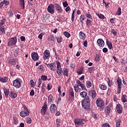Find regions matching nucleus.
I'll use <instances>...</instances> for the list:
<instances>
[{"label":"nucleus","mask_w":127,"mask_h":127,"mask_svg":"<svg viewBox=\"0 0 127 127\" xmlns=\"http://www.w3.org/2000/svg\"><path fill=\"white\" fill-rule=\"evenodd\" d=\"M80 96L84 99L81 101V104L84 110H89L91 107V100L90 97L88 96L87 92L83 91L80 93Z\"/></svg>","instance_id":"nucleus-1"},{"label":"nucleus","mask_w":127,"mask_h":127,"mask_svg":"<svg viewBox=\"0 0 127 127\" xmlns=\"http://www.w3.org/2000/svg\"><path fill=\"white\" fill-rule=\"evenodd\" d=\"M86 123V120L82 118H76L74 119V125L76 127H83V125Z\"/></svg>","instance_id":"nucleus-2"},{"label":"nucleus","mask_w":127,"mask_h":127,"mask_svg":"<svg viewBox=\"0 0 127 127\" xmlns=\"http://www.w3.org/2000/svg\"><path fill=\"white\" fill-rule=\"evenodd\" d=\"M96 105L100 107V110L102 111L104 109V106H105V102L101 98H98L96 100Z\"/></svg>","instance_id":"nucleus-3"},{"label":"nucleus","mask_w":127,"mask_h":127,"mask_svg":"<svg viewBox=\"0 0 127 127\" xmlns=\"http://www.w3.org/2000/svg\"><path fill=\"white\" fill-rule=\"evenodd\" d=\"M23 109V111H22L20 113V116L22 118H25L26 116H29L30 113L28 111V110L27 109L26 106H24Z\"/></svg>","instance_id":"nucleus-4"},{"label":"nucleus","mask_w":127,"mask_h":127,"mask_svg":"<svg viewBox=\"0 0 127 127\" xmlns=\"http://www.w3.org/2000/svg\"><path fill=\"white\" fill-rule=\"evenodd\" d=\"M17 42V38L14 37L8 39V46H12V45H15Z\"/></svg>","instance_id":"nucleus-5"},{"label":"nucleus","mask_w":127,"mask_h":127,"mask_svg":"<svg viewBox=\"0 0 127 127\" xmlns=\"http://www.w3.org/2000/svg\"><path fill=\"white\" fill-rule=\"evenodd\" d=\"M56 64H57V72L58 74L60 75L63 73V70L61 69V64H60V62L59 61H56Z\"/></svg>","instance_id":"nucleus-6"},{"label":"nucleus","mask_w":127,"mask_h":127,"mask_svg":"<svg viewBox=\"0 0 127 127\" xmlns=\"http://www.w3.org/2000/svg\"><path fill=\"white\" fill-rule=\"evenodd\" d=\"M20 81L21 80L19 78H17L15 80L13 81V85L14 87H15L17 89H19V88L21 86V83H20Z\"/></svg>","instance_id":"nucleus-7"},{"label":"nucleus","mask_w":127,"mask_h":127,"mask_svg":"<svg viewBox=\"0 0 127 127\" xmlns=\"http://www.w3.org/2000/svg\"><path fill=\"white\" fill-rule=\"evenodd\" d=\"M44 60H48L50 58V51L48 50H46L44 52L43 57Z\"/></svg>","instance_id":"nucleus-8"},{"label":"nucleus","mask_w":127,"mask_h":127,"mask_svg":"<svg viewBox=\"0 0 127 127\" xmlns=\"http://www.w3.org/2000/svg\"><path fill=\"white\" fill-rule=\"evenodd\" d=\"M55 8V7L54 6V5L52 4H50L47 8L48 12L49 13H51V14H53L55 11V10H54Z\"/></svg>","instance_id":"nucleus-9"},{"label":"nucleus","mask_w":127,"mask_h":127,"mask_svg":"<svg viewBox=\"0 0 127 127\" xmlns=\"http://www.w3.org/2000/svg\"><path fill=\"white\" fill-rule=\"evenodd\" d=\"M75 97L74 96V91L72 88H70L69 90V98L68 99V101H72L74 100Z\"/></svg>","instance_id":"nucleus-10"},{"label":"nucleus","mask_w":127,"mask_h":127,"mask_svg":"<svg viewBox=\"0 0 127 127\" xmlns=\"http://www.w3.org/2000/svg\"><path fill=\"white\" fill-rule=\"evenodd\" d=\"M117 84H118V94H121V90L122 88L121 86H122V79L120 78H118L117 80Z\"/></svg>","instance_id":"nucleus-11"},{"label":"nucleus","mask_w":127,"mask_h":127,"mask_svg":"<svg viewBox=\"0 0 127 127\" xmlns=\"http://www.w3.org/2000/svg\"><path fill=\"white\" fill-rule=\"evenodd\" d=\"M55 6L56 8V10L58 12V13H61L62 11H63V9H62V7L60 6V4L56 3L55 4Z\"/></svg>","instance_id":"nucleus-12"},{"label":"nucleus","mask_w":127,"mask_h":127,"mask_svg":"<svg viewBox=\"0 0 127 127\" xmlns=\"http://www.w3.org/2000/svg\"><path fill=\"white\" fill-rule=\"evenodd\" d=\"M112 108H113L112 104H109L105 108V112L107 115L109 116L110 115V113H111V111H112Z\"/></svg>","instance_id":"nucleus-13"},{"label":"nucleus","mask_w":127,"mask_h":127,"mask_svg":"<svg viewBox=\"0 0 127 127\" xmlns=\"http://www.w3.org/2000/svg\"><path fill=\"white\" fill-rule=\"evenodd\" d=\"M56 110H57L56 105L55 104H52L50 107V111L52 114H54L56 112Z\"/></svg>","instance_id":"nucleus-14"},{"label":"nucleus","mask_w":127,"mask_h":127,"mask_svg":"<svg viewBox=\"0 0 127 127\" xmlns=\"http://www.w3.org/2000/svg\"><path fill=\"white\" fill-rule=\"evenodd\" d=\"M31 57L34 61H37L39 59L38 54L36 52L33 53L31 55Z\"/></svg>","instance_id":"nucleus-15"},{"label":"nucleus","mask_w":127,"mask_h":127,"mask_svg":"<svg viewBox=\"0 0 127 127\" xmlns=\"http://www.w3.org/2000/svg\"><path fill=\"white\" fill-rule=\"evenodd\" d=\"M48 67H50L52 71H56V64L53 63L50 64H48Z\"/></svg>","instance_id":"nucleus-16"},{"label":"nucleus","mask_w":127,"mask_h":127,"mask_svg":"<svg viewBox=\"0 0 127 127\" xmlns=\"http://www.w3.org/2000/svg\"><path fill=\"white\" fill-rule=\"evenodd\" d=\"M116 108L118 114H122L123 113V106L121 104H117Z\"/></svg>","instance_id":"nucleus-17"},{"label":"nucleus","mask_w":127,"mask_h":127,"mask_svg":"<svg viewBox=\"0 0 127 127\" xmlns=\"http://www.w3.org/2000/svg\"><path fill=\"white\" fill-rule=\"evenodd\" d=\"M97 44L100 47H104L105 46V42L102 39H99L97 40Z\"/></svg>","instance_id":"nucleus-18"},{"label":"nucleus","mask_w":127,"mask_h":127,"mask_svg":"<svg viewBox=\"0 0 127 127\" xmlns=\"http://www.w3.org/2000/svg\"><path fill=\"white\" fill-rule=\"evenodd\" d=\"M85 19H86V16H85V15H81L79 17V20L81 26H83L84 24V20H85Z\"/></svg>","instance_id":"nucleus-19"},{"label":"nucleus","mask_w":127,"mask_h":127,"mask_svg":"<svg viewBox=\"0 0 127 127\" xmlns=\"http://www.w3.org/2000/svg\"><path fill=\"white\" fill-rule=\"evenodd\" d=\"M89 95H91L92 99H95L97 97V93L95 90H90Z\"/></svg>","instance_id":"nucleus-20"},{"label":"nucleus","mask_w":127,"mask_h":127,"mask_svg":"<svg viewBox=\"0 0 127 127\" xmlns=\"http://www.w3.org/2000/svg\"><path fill=\"white\" fill-rule=\"evenodd\" d=\"M9 96L12 99H15L17 97V94L13 91H10Z\"/></svg>","instance_id":"nucleus-21"},{"label":"nucleus","mask_w":127,"mask_h":127,"mask_svg":"<svg viewBox=\"0 0 127 127\" xmlns=\"http://www.w3.org/2000/svg\"><path fill=\"white\" fill-rule=\"evenodd\" d=\"M3 92L5 98H8V95L9 94V89H7L5 88H3Z\"/></svg>","instance_id":"nucleus-22"},{"label":"nucleus","mask_w":127,"mask_h":127,"mask_svg":"<svg viewBox=\"0 0 127 127\" xmlns=\"http://www.w3.org/2000/svg\"><path fill=\"white\" fill-rule=\"evenodd\" d=\"M19 2L20 6L22 8V9H24L25 7V3L24 2V0H19Z\"/></svg>","instance_id":"nucleus-23"},{"label":"nucleus","mask_w":127,"mask_h":127,"mask_svg":"<svg viewBox=\"0 0 127 127\" xmlns=\"http://www.w3.org/2000/svg\"><path fill=\"white\" fill-rule=\"evenodd\" d=\"M83 71H84V66H81V67H79L78 68L77 73L78 75H81V74H83Z\"/></svg>","instance_id":"nucleus-24"},{"label":"nucleus","mask_w":127,"mask_h":127,"mask_svg":"<svg viewBox=\"0 0 127 127\" xmlns=\"http://www.w3.org/2000/svg\"><path fill=\"white\" fill-rule=\"evenodd\" d=\"M86 24L88 27H90V26H92V25H93V22L92 21V20L89 19H87Z\"/></svg>","instance_id":"nucleus-25"},{"label":"nucleus","mask_w":127,"mask_h":127,"mask_svg":"<svg viewBox=\"0 0 127 127\" xmlns=\"http://www.w3.org/2000/svg\"><path fill=\"white\" fill-rule=\"evenodd\" d=\"M56 40V37H54L53 35H50L48 37L49 41H55Z\"/></svg>","instance_id":"nucleus-26"},{"label":"nucleus","mask_w":127,"mask_h":127,"mask_svg":"<svg viewBox=\"0 0 127 127\" xmlns=\"http://www.w3.org/2000/svg\"><path fill=\"white\" fill-rule=\"evenodd\" d=\"M8 81V77L5 76L3 78H0V82L1 83H6Z\"/></svg>","instance_id":"nucleus-27"},{"label":"nucleus","mask_w":127,"mask_h":127,"mask_svg":"<svg viewBox=\"0 0 127 127\" xmlns=\"http://www.w3.org/2000/svg\"><path fill=\"white\" fill-rule=\"evenodd\" d=\"M47 108H44L42 107V109L41 110V113L43 116H45L46 115V112H47Z\"/></svg>","instance_id":"nucleus-28"},{"label":"nucleus","mask_w":127,"mask_h":127,"mask_svg":"<svg viewBox=\"0 0 127 127\" xmlns=\"http://www.w3.org/2000/svg\"><path fill=\"white\" fill-rule=\"evenodd\" d=\"M75 12H76V9H74L72 11V13L71 14V21H72V22H74V20H75Z\"/></svg>","instance_id":"nucleus-29"},{"label":"nucleus","mask_w":127,"mask_h":127,"mask_svg":"<svg viewBox=\"0 0 127 127\" xmlns=\"http://www.w3.org/2000/svg\"><path fill=\"white\" fill-rule=\"evenodd\" d=\"M48 101L49 103H53L54 101V98H53V96H52V95L50 94L48 96Z\"/></svg>","instance_id":"nucleus-30"},{"label":"nucleus","mask_w":127,"mask_h":127,"mask_svg":"<svg viewBox=\"0 0 127 127\" xmlns=\"http://www.w3.org/2000/svg\"><path fill=\"white\" fill-rule=\"evenodd\" d=\"M79 37L81 39H84L86 37V35L84 32L80 31L79 34Z\"/></svg>","instance_id":"nucleus-31"},{"label":"nucleus","mask_w":127,"mask_h":127,"mask_svg":"<svg viewBox=\"0 0 127 127\" xmlns=\"http://www.w3.org/2000/svg\"><path fill=\"white\" fill-rule=\"evenodd\" d=\"M106 43L109 49H112V48H113V45L112 42H110L109 41H107Z\"/></svg>","instance_id":"nucleus-32"},{"label":"nucleus","mask_w":127,"mask_h":127,"mask_svg":"<svg viewBox=\"0 0 127 127\" xmlns=\"http://www.w3.org/2000/svg\"><path fill=\"white\" fill-rule=\"evenodd\" d=\"M69 72V69L66 68H64V75L66 76V77H68V72Z\"/></svg>","instance_id":"nucleus-33"},{"label":"nucleus","mask_w":127,"mask_h":127,"mask_svg":"<svg viewBox=\"0 0 127 127\" xmlns=\"http://www.w3.org/2000/svg\"><path fill=\"white\" fill-rule=\"evenodd\" d=\"M96 15H97V16H98V17H99V18H100V19H102V20L105 19V16L104 15H103L102 14L97 13Z\"/></svg>","instance_id":"nucleus-34"},{"label":"nucleus","mask_w":127,"mask_h":127,"mask_svg":"<svg viewBox=\"0 0 127 127\" xmlns=\"http://www.w3.org/2000/svg\"><path fill=\"white\" fill-rule=\"evenodd\" d=\"M85 16H86V17H87V18H89V19H93V17L92 16V15L89 12L85 13Z\"/></svg>","instance_id":"nucleus-35"},{"label":"nucleus","mask_w":127,"mask_h":127,"mask_svg":"<svg viewBox=\"0 0 127 127\" xmlns=\"http://www.w3.org/2000/svg\"><path fill=\"white\" fill-rule=\"evenodd\" d=\"M86 86L88 88H91V87H92V82L89 80L87 81L86 82Z\"/></svg>","instance_id":"nucleus-36"},{"label":"nucleus","mask_w":127,"mask_h":127,"mask_svg":"<svg viewBox=\"0 0 127 127\" xmlns=\"http://www.w3.org/2000/svg\"><path fill=\"white\" fill-rule=\"evenodd\" d=\"M15 57H17L19 55V49H16L14 53Z\"/></svg>","instance_id":"nucleus-37"},{"label":"nucleus","mask_w":127,"mask_h":127,"mask_svg":"<svg viewBox=\"0 0 127 127\" xmlns=\"http://www.w3.org/2000/svg\"><path fill=\"white\" fill-rule=\"evenodd\" d=\"M122 102L123 103H127V95H123L122 96Z\"/></svg>","instance_id":"nucleus-38"},{"label":"nucleus","mask_w":127,"mask_h":127,"mask_svg":"<svg viewBox=\"0 0 127 127\" xmlns=\"http://www.w3.org/2000/svg\"><path fill=\"white\" fill-rule=\"evenodd\" d=\"M99 88L101 89V90H105L107 89V86L106 85H103V84H99Z\"/></svg>","instance_id":"nucleus-39"},{"label":"nucleus","mask_w":127,"mask_h":127,"mask_svg":"<svg viewBox=\"0 0 127 127\" xmlns=\"http://www.w3.org/2000/svg\"><path fill=\"white\" fill-rule=\"evenodd\" d=\"M116 14L117 15H121V14H122V8H121V7L118 8V10L116 12Z\"/></svg>","instance_id":"nucleus-40"},{"label":"nucleus","mask_w":127,"mask_h":127,"mask_svg":"<svg viewBox=\"0 0 127 127\" xmlns=\"http://www.w3.org/2000/svg\"><path fill=\"white\" fill-rule=\"evenodd\" d=\"M0 30L2 33H5V31L4 30V26L0 25Z\"/></svg>","instance_id":"nucleus-41"},{"label":"nucleus","mask_w":127,"mask_h":127,"mask_svg":"<svg viewBox=\"0 0 127 127\" xmlns=\"http://www.w3.org/2000/svg\"><path fill=\"white\" fill-rule=\"evenodd\" d=\"M88 71L89 72V73H93V72H94V71H95V67H89L88 68Z\"/></svg>","instance_id":"nucleus-42"},{"label":"nucleus","mask_w":127,"mask_h":127,"mask_svg":"<svg viewBox=\"0 0 127 127\" xmlns=\"http://www.w3.org/2000/svg\"><path fill=\"white\" fill-rule=\"evenodd\" d=\"M41 80L46 81V80H47V76L44 75H41Z\"/></svg>","instance_id":"nucleus-43"},{"label":"nucleus","mask_w":127,"mask_h":127,"mask_svg":"<svg viewBox=\"0 0 127 127\" xmlns=\"http://www.w3.org/2000/svg\"><path fill=\"white\" fill-rule=\"evenodd\" d=\"M111 33L114 34L115 36H117V34H118V32L116 31V30L114 29H111Z\"/></svg>","instance_id":"nucleus-44"},{"label":"nucleus","mask_w":127,"mask_h":127,"mask_svg":"<svg viewBox=\"0 0 127 127\" xmlns=\"http://www.w3.org/2000/svg\"><path fill=\"white\" fill-rule=\"evenodd\" d=\"M9 63L10 65H15V64H16V63H15V60H11L9 61Z\"/></svg>","instance_id":"nucleus-45"},{"label":"nucleus","mask_w":127,"mask_h":127,"mask_svg":"<svg viewBox=\"0 0 127 127\" xmlns=\"http://www.w3.org/2000/svg\"><path fill=\"white\" fill-rule=\"evenodd\" d=\"M122 122V121H121V120H119L118 121H117V123H116V127H121V123Z\"/></svg>","instance_id":"nucleus-46"},{"label":"nucleus","mask_w":127,"mask_h":127,"mask_svg":"<svg viewBox=\"0 0 127 127\" xmlns=\"http://www.w3.org/2000/svg\"><path fill=\"white\" fill-rule=\"evenodd\" d=\"M64 35L66 36L67 38H69L70 37V33H69L68 32L65 31L64 32Z\"/></svg>","instance_id":"nucleus-47"},{"label":"nucleus","mask_w":127,"mask_h":127,"mask_svg":"<svg viewBox=\"0 0 127 127\" xmlns=\"http://www.w3.org/2000/svg\"><path fill=\"white\" fill-rule=\"evenodd\" d=\"M73 88L74 89L75 92H76V93H78V91L79 90V86L77 85H74L73 86Z\"/></svg>","instance_id":"nucleus-48"},{"label":"nucleus","mask_w":127,"mask_h":127,"mask_svg":"<svg viewBox=\"0 0 127 127\" xmlns=\"http://www.w3.org/2000/svg\"><path fill=\"white\" fill-rule=\"evenodd\" d=\"M57 42H58L59 43H61V42H62V38H61V37H58L57 38Z\"/></svg>","instance_id":"nucleus-49"},{"label":"nucleus","mask_w":127,"mask_h":127,"mask_svg":"<svg viewBox=\"0 0 127 127\" xmlns=\"http://www.w3.org/2000/svg\"><path fill=\"white\" fill-rule=\"evenodd\" d=\"M108 80H109L108 85L109 86V87H112V86H113V80H110V79H109V78H108Z\"/></svg>","instance_id":"nucleus-50"},{"label":"nucleus","mask_w":127,"mask_h":127,"mask_svg":"<svg viewBox=\"0 0 127 127\" xmlns=\"http://www.w3.org/2000/svg\"><path fill=\"white\" fill-rule=\"evenodd\" d=\"M42 108H44L45 109H48V105H47V102H45Z\"/></svg>","instance_id":"nucleus-51"},{"label":"nucleus","mask_w":127,"mask_h":127,"mask_svg":"<svg viewBox=\"0 0 127 127\" xmlns=\"http://www.w3.org/2000/svg\"><path fill=\"white\" fill-rule=\"evenodd\" d=\"M5 22V18L0 20V25H3Z\"/></svg>","instance_id":"nucleus-52"},{"label":"nucleus","mask_w":127,"mask_h":127,"mask_svg":"<svg viewBox=\"0 0 127 127\" xmlns=\"http://www.w3.org/2000/svg\"><path fill=\"white\" fill-rule=\"evenodd\" d=\"M63 4L64 7H67V6H68V2H67V1H65L64 2H63Z\"/></svg>","instance_id":"nucleus-53"},{"label":"nucleus","mask_w":127,"mask_h":127,"mask_svg":"<svg viewBox=\"0 0 127 127\" xmlns=\"http://www.w3.org/2000/svg\"><path fill=\"white\" fill-rule=\"evenodd\" d=\"M76 84H77V85L76 86H78V87H81V86L83 84H82V83H81V81H80L79 80H77L76 81Z\"/></svg>","instance_id":"nucleus-54"},{"label":"nucleus","mask_w":127,"mask_h":127,"mask_svg":"<svg viewBox=\"0 0 127 127\" xmlns=\"http://www.w3.org/2000/svg\"><path fill=\"white\" fill-rule=\"evenodd\" d=\"M42 83V81H41V79L40 78L39 79L38 82V87L40 88V85H41V83Z\"/></svg>","instance_id":"nucleus-55"},{"label":"nucleus","mask_w":127,"mask_h":127,"mask_svg":"<svg viewBox=\"0 0 127 127\" xmlns=\"http://www.w3.org/2000/svg\"><path fill=\"white\" fill-rule=\"evenodd\" d=\"M80 87H81L82 90H84V91L87 90V88H86V86H85V85H84V84H82Z\"/></svg>","instance_id":"nucleus-56"},{"label":"nucleus","mask_w":127,"mask_h":127,"mask_svg":"<svg viewBox=\"0 0 127 127\" xmlns=\"http://www.w3.org/2000/svg\"><path fill=\"white\" fill-rule=\"evenodd\" d=\"M47 89L48 91H50V90H51V89H52V85H51V84L50 83L48 84Z\"/></svg>","instance_id":"nucleus-57"},{"label":"nucleus","mask_w":127,"mask_h":127,"mask_svg":"<svg viewBox=\"0 0 127 127\" xmlns=\"http://www.w3.org/2000/svg\"><path fill=\"white\" fill-rule=\"evenodd\" d=\"M92 117L94 118L96 121L98 120V117H97V114L96 113H93Z\"/></svg>","instance_id":"nucleus-58"},{"label":"nucleus","mask_w":127,"mask_h":127,"mask_svg":"<svg viewBox=\"0 0 127 127\" xmlns=\"http://www.w3.org/2000/svg\"><path fill=\"white\" fill-rule=\"evenodd\" d=\"M30 84L31 87H33V86H34L35 85V83L34 82V81H33V80H30Z\"/></svg>","instance_id":"nucleus-59"},{"label":"nucleus","mask_w":127,"mask_h":127,"mask_svg":"<svg viewBox=\"0 0 127 127\" xmlns=\"http://www.w3.org/2000/svg\"><path fill=\"white\" fill-rule=\"evenodd\" d=\"M3 2L4 3V4L5 5H8V4H9V1H8V0H4L3 1Z\"/></svg>","instance_id":"nucleus-60"},{"label":"nucleus","mask_w":127,"mask_h":127,"mask_svg":"<svg viewBox=\"0 0 127 127\" xmlns=\"http://www.w3.org/2000/svg\"><path fill=\"white\" fill-rule=\"evenodd\" d=\"M103 127H111V126H110V124L108 123H105L102 126Z\"/></svg>","instance_id":"nucleus-61"},{"label":"nucleus","mask_w":127,"mask_h":127,"mask_svg":"<svg viewBox=\"0 0 127 127\" xmlns=\"http://www.w3.org/2000/svg\"><path fill=\"white\" fill-rule=\"evenodd\" d=\"M113 58L114 60L115 61V62L119 63V59H118V58H117L115 56H113Z\"/></svg>","instance_id":"nucleus-62"},{"label":"nucleus","mask_w":127,"mask_h":127,"mask_svg":"<svg viewBox=\"0 0 127 127\" xmlns=\"http://www.w3.org/2000/svg\"><path fill=\"white\" fill-rule=\"evenodd\" d=\"M102 50L104 53H107V52H108V49L107 48H103Z\"/></svg>","instance_id":"nucleus-63"},{"label":"nucleus","mask_w":127,"mask_h":127,"mask_svg":"<svg viewBox=\"0 0 127 127\" xmlns=\"http://www.w3.org/2000/svg\"><path fill=\"white\" fill-rule=\"evenodd\" d=\"M30 95L33 97V96H34V90H32L30 92Z\"/></svg>","instance_id":"nucleus-64"}]
</instances>
